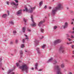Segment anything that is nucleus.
Listing matches in <instances>:
<instances>
[{
	"instance_id": "cd10ccee",
	"label": "nucleus",
	"mask_w": 74,
	"mask_h": 74,
	"mask_svg": "<svg viewBox=\"0 0 74 74\" xmlns=\"http://www.w3.org/2000/svg\"><path fill=\"white\" fill-rule=\"evenodd\" d=\"M16 64L17 67H18V66H19V63H17Z\"/></svg>"
},
{
	"instance_id": "4d7b16f0",
	"label": "nucleus",
	"mask_w": 74,
	"mask_h": 74,
	"mask_svg": "<svg viewBox=\"0 0 74 74\" xmlns=\"http://www.w3.org/2000/svg\"><path fill=\"white\" fill-rule=\"evenodd\" d=\"M23 11H25V9L23 10Z\"/></svg>"
},
{
	"instance_id": "bf43d9fd",
	"label": "nucleus",
	"mask_w": 74,
	"mask_h": 74,
	"mask_svg": "<svg viewBox=\"0 0 74 74\" xmlns=\"http://www.w3.org/2000/svg\"><path fill=\"white\" fill-rule=\"evenodd\" d=\"M73 58L74 57V55H73L72 56Z\"/></svg>"
},
{
	"instance_id": "c756f323",
	"label": "nucleus",
	"mask_w": 74,
	"mask_h": 74,
	"mask_svg": "<svg viewBox=\"0 0 74 74\" xmlns=\"http://www.w3.org/2000/svg\"><path fill=\"white\" fill-rule=\"evenodd\" d=\"M7 12H8V15H10V12H9V11H8V10L7 11Z\"/></svg>"
},
{
	"instance_id": "f704fd0d",
	"label": "nucleus",
	"mask_w": 74,
	"mask_h": 74,
	"mask_svg": "<svg viewBox=\"0 0 74 74\" xmlns=\"http://www.w3.org/2000/svg\"><path fill=\"white\" fill-rule=\"evenodd\" d=\"M47 5H46L45 6V7H44V8L45 9H46V8H47Z\"/></svg>"
},
{
	"instance_id": "0eeeda50",
	"label": "nucleus",
	"mask_w": 74,
	"mask_h": 74,
	"mask_svg": "<svg viewBox=\"0 0 74 74\" xmlns=\"http://www.w3.org/2000/svg\"><path fill=\"white\" fill-rule=\"evenodd\" d=\"M62 41V40L60 39H58L54 41L53 43L55 45H56V44H58V43H60Z\"/></svg>"
},
{
	"instance_id": "8fccbe9b",
	"label": "nucleus",
	"mask_w": 74,
	"mask_h": 74,
	"mask_svg": "<svg viewBox=\"0 0 74 74\" xmlns=\"http://www.w3.org/2000/svg\"><path fill=\"white\" fill-rule=\"evenodd\" d=\"M69 74H72V73H71V72H70L69 73Z\"/></svg>"
},
{
	"instance_id": "e433bc0d",
	"label": "nucleus",
	"mask_w": 74,
	"mask_h": 74,
	"mask_svg": "<svg viewBox=\"0 0 74 74\" xmlns=\"http://www.w3.org/2000/svg\"><path fill=\"white\" fill-rule=\"evenodd\" d=\"M2 64L1 63H0V67H1Z\"/></svg>"
},
{
	"instance_id": "a19ab883",
	"label": "nucleus",
	"mask_w": 74,
	"mask_h": 74,
	"mask_svg": "<svg viewBox=\"0 0 74 74\" xmlns=\"http://www.w3.org/2000/svg\"><path fill=\"white\" fill-rule=\"evenodd\" d=\"M54 64H56V61H54Z\"/></svg>"
},
{
	"instance_id": "69168bd1",
	"label": "nucleus",
	"mask_w": 74,
	"mask_h": 74,
	"mask_svg": "<svg viewBox=\"0 0 74 74\" xmlns=\"http://www.w3.org/2000/svg\"><path fill=\"white\" fill-rule=\"evenodd\" d=\"M25 52H27V51H25Z\"/></svg>"
},
{
	"instance_id": "052dcab7",
	"label": "nucleus",
	"mask_w": 74,
	"mask_h": 74,
	"mask_svg": "<svg viewBox=\"0 0 74 74\" xmlns=\"http://www.w3.org/2000/svg\"><path fill=\"white\" fill-rule=\"evenodd\" d=\"M19 62H21V61H19Z\"/></svg>"
},
{
	"instance_id": "79ce46f5",
	"label": "nucleus",
	"mask_w": 74,
	"mask_h": 74,
	"mask_svg": "<svg viewBox=\"0 0 74 74\" xmlns=\"http://www.w3.org/2000/svg\"><path fill=\"white\" fill-rule=\"evenodd\" d=\"M13 42H11L10 43V44H12Z\"/></svg>"
},
{
	"instance_id": "a211bd4d",
	"label": "nucleus",
	"mask_w": 74,
	"mask_h": 74,
	"mask_svg": "<svg viewBox=\"0 0 74 74\" xmlns=\"http://www.w3.org/2000/svg\"><path fill=\"white\" fill-rule=\"evenodd\" d=\"M61 67L62 68H64V64H61Z\"/></svg>"
},
{
	"instance_id": "dca6fc26",
	"label": "nucleus",
	"mask_w": 74,
	"mask_h": 74,
	"mask_svg": "<svg viewBox=\"0 0 74 74\" xmlns=\"http://www.w3.org/2000/svg\"><path fill=\"white\" fill-rule=\"evenodd\" d=\"M20 53L21 55V56H22V55H23V51L22 50H21L20 51Z\"/></svg>"
},
{
	"instance_id": "ea45409f",
	"label": "nucleus",
	"mask_w": 74,
	"mask_h": 74,
	"mask_svg": "<svg viewBox=\"0 0 74 74\" xmlns=\"http://www.w3.org/2000/svg\"><path fill=\"white\" fill-rule=\"evenodd\" d=\"M39 71H42V69H40L39 70Z\"/></svg>"
},
{
	"instance_id": "1a4fd4ad",
	"label": "nucleus",
	"mask_w": 74,
	"mask_h": 74,
	"mask_svg": "<svg viewBox=\"0 0 74 74\" xmlns=\"http://www.w3.org/2000/svg\"><path fill=\"white\" fill-rule=\"evenodd\" d=\"M44 22H45V20H44L43 21H41L39 23L38 26L40 27L41 26V24H42V23H44Z\"/></svg>"
},
{
	"instance_id": "473e14b6",
	"label": "nucleus",
	"mask_w": 74,
	"mask_h": 74,
	"mask_svg": "<svg viewBox=\"0 0 74 74\" xmlns=\"http://www.w3.org/2000/svg\"><path fill=\"white\" fill-rule=\"evenodd\" d=\"M71 48H74V45H72L71 46Z\"/></svg>"
},
{
	"instance_id": "412c9836",
	"label": "nucleus",
	"mask_w": 74,
	"mask_h": 74,
	"mask_svg": "<svg viewBox=\"0 0 74 74\" xmlns=\"http://www.w3.org/2000/svg\"><path fill=\"white\" fill-rule=\"evenodd\" d=\"M23 21L25 23H26V22H27V19H25V18H24Z\"/></svg>"
},
{
	"instance_id": "e2e57ef3",
	"label": "nucleus",
	"mask_w": 74,
	"mask_h": 74,
	"mask_svg": "<svg viewBox=\"0 0 74 74\" xmlns=\"http://www.w3.org/2000/svg\"><path fill=\"white\" fill-rule=\"evenodd\" d=\"M67 9H69V8H67Z\"/></svg>"
},
{
	"instance_id": "f8f14e48",
	"label": "nucleus",
	"mask_w": 74,
	"mask_h": 74,
	"mask_svg": "<svg viewBox=\"0 0 74 74\" xmlns=\"http://www.w3.org/2000/svg\"><path fill=\"white\" fill-rule=\"evenodd\" d=\"M13 70H14V69L9 70L8 72V74H10V73H12L11 74H15V73L14 72H12Z\"/></svg>"
},
{
	"instance_id": "a18cd8bd",
	"label": "nucleus",
	"mask_w": 74,
	"mask_h": 74,
	"mask_svg": "<svg viewBox=\"0 0 74 74\" xmlns=\"http://www.w3.org/2000/svg\"><path fill=\"white\" fill-rule=\"evenodd\" d=\"M28 31L29 32H30V31H31V30H30V29H28Z\"/></svg>"
},
{
	"instance_id": "f257e3e1",
	"label": "nucleus",
	"mask_w": 74,
	"mask_h": 74,
	"mask_svg": "<svg viewBox=\"0 0 74 74\" xmlns=\"http://www.w3.org/2000/svg\"><path fill=\"white\" fill-rule=\"evenodd\" d=\"M62 8H63V7H62L61 4H58L57 7L52 10L51 14L52 15H55L56 14V12H57V10H61Z\"/></svg>"
},
{
	"instance_id": "9d476101",
	"label": "nucleus",
	"mask_w": 74,
	"mask_h": 74,
	"mask_svg": "<svg viewBox=\"0 0 74 74\" xmlns=\"http://www.w3.org/2000/svg\"><path fill=\"white\" fill-rule=\"evenodd\" d=\"M68 27V23L66 22L65 23L64 25L63 26V28L64 29H65V28H67Z\"/></svg>"
},
{
	"instance_id": "0e129e2a",
	"label": "nucleus",
	"mask_w": 74,
	"mask_h": 74,
	"mask_svg": "<svg viewBox=\"0 0 74 74\" xmlns=\"http://www.w3.org/2000/svg\"><path fill=\"white\" fill-rule=\"evenodd\" d=\"M43 37H42V38H43Z\"/></svg>"
},
{
	"instance_id": "7ed1b4c3",
	"label": "nucleus",
	"mask_w": 74,
	"mask_h": 74,
	"mask_svg": "<svg viewBox=\"0 0 74 74\" xmlns=\"http://www.w3.org/2000/svg\"><path fill=\"white\" fill-rule=\"evenodd\" d=\"M55 69L57 70V74H62L60 71V69L59 68V66L57 65L55 66Z\"/></svg>"
},
{
	"instance_id": "423d86ee",
	"label": "nucleus",
	"mask_w": 74,
	"mask_h": 74,
	"mask_svg": "<svg viewBox=\"0 0 74 74\" xmlns=\"http://www.w3.org/2000/svg\"><path fill=\"white\" fill-rule=\"evenodd\" d=\"M63 48V47H61L59 49V52L61 53H64L65 51Z\"/></svg>"
},
{
	"instance_id": "3c124183",
	"label": "nucleus",
	"mask_w": 74,
	"mask_h": 74,
	"mask_svg": "<svg viewBox=\"0 0 74 74\" xmlns=\"http://www.w3.org/2000/svg\"><path fill=\"white\" fill-rule=\"evenodd\" d=\"M72 21H74V18L72 19Z\"/></svg>"
},
{
	"instance_id": "20e7f679",
	"label": "nucleus",
	"mask_w": 74,
	"mask_h": 74,
	"mask_svg": "<svg viewBox=\"0 0 74 74\" xmlns=\"http://www.w3.org/2000/svg\"><path fill=\"white\" fill-rule=\"evenodd\" d=\"M35 8H36V6H35L33 8H31L29 10L27 9V8H26L25 10L26 12H29L30 13H32V12H33V10H34Z\"/></svg>"
},
{
	"instance_id": "37998d69",
	"label": "nucleus",
	"mask_w": 74,
	"mask_h": 74,
	"mask_svg": "<svg viewBox=\"0 0 74 74\" xmlns=\"http://www.w3.org/2000/svg\"><path fill=\"white\" fill-rule=\"evenodd\" d=\"M69 41H71V39H70V38H68Z\"/></svg>"
},
{
	"instance_id": "bb28decb",
	"label": "nucleus",
	"mask_w": 74,
	"mask_h": 74,
	"mask_svg": "<svg viewBox=\"0 0 74 74\" xmlns=\"http://www.w3.org/2000/svg\"><path fill=\"white\" fill-rule=\"evenodd\" d=\"M41 31L42 33H44V29H41Z\"/></svg>"
},
{
	"instance_id": "aec40b11",
	"label": "nucleus",
	"mask_w": 74,
	"mask_h": 74,
	"mask_svg": "<svg viewBox=\"0 0 74 74\" xmlns=\"http://www.w3.org/2000/svg\"><path fill=\"white\" fill-rule=\"evenodd\" d=\"M16 33L17 32L16 31L14 30L13 31V33L14 34V35L16 34Z\"/></svg>"
},
{
	"instance_id": "72a5a7b5",
	"label": "nucleus",
	"mask_w": 74,
	"mask_h": 74,
	"mask_svg": "<svg viewBox=\"0 0 74 74\" xmlns=\"http://www.w3.org/2000/svg\"><path fill=\"white\" fill-rule=\"evenodd\" d=\"M15 42H16V43H17L18 42V40H16Z\"/></svg>"
},
{
	"instance_id": "9b49d317",
	"label": "nucleus",
	"mask_w": 74,
	"mask_h": 74,
	"mask_svg": "<svg viewBox=\"0 0 74 74\" xmlns=\"http://www.w3.org/2000/svg\"><path fill=\"white\" fill-rule=\"evenodd\" d=\"M21 13H22V10H20L17 12L16 14L17 15H20V14H21Z\"/></svg>"
},
{
	"instance_id": "5701e85b",
	"label": "nucleus",
	"mask_w": 74,
	"mask_h": 74,
	"mask_svg": "<svg viewBox=\"0 0 74 74\" xmlns=\"http://www.w3.org/2000/svg\"><path fill=\"white\" fill-rule=\"evenodd\" d=\"M41 4H42V1H41L39 3V5H41Z\"/></svg>"
},
{
	"instance_id": "4be33fe9",
	"label": "nucleus",
	"mask_w": 74,
	"mask_h": 74,
	"mask_svg": "<svg viewBox=\"0 0 74 74\" xmlns=\"http://www.w3.org/2000/svg\"><path fill=\"white\" fill-rule=\"evenodd\" d=\"M10 23L12 24V25H14V23L12 21H11L10 22Z\"/></svg>"
},
{
	"instance_id": "58836bf2",
	"label": "nucleus",
	"mask_w": 74,
	"mask_h": 74,
	"mask_svg": "<svg viewBox=\"0 0 74 74\" xmlns=\"http://www.w3.org/2000/svg\"><path fill=\"white\" fill-rule=\"evenodd\" d=\"M74 38V36H73L72 35L71 36V38Z\"/></svg>"
},
{
	"instance_id": "09e8293b",
	"label": "nucleus",
	"mask_w": 74,
	"mask_h": 74,
	"mask_svg": "<svg viewBox=\"0 0 74 74\" xmlns=\"http://www.w3.org/2000/svg\"><path fill=\"white\" fill-rule=\"evenodd\" d=\"M73 11H71V13H73Z\"/></svg>"
},
{
	"instance_id": "6e6d98bb",
	"label": "nucleus",
	"mask_w": 74,
	"mask_h": 74,
	"mask_svg": "<svg viewBox=\"0 0 74 74\" xmlns=\"http://www.w3.org/2000/svg\"><path fill=\"white\" fill-rule=\"evenodd\" d=\"M73 53L74 54V51H73Z\"/></svg>"
},
{
	"instance_id": "c85d7f7f",
	"label": "nucleus",
	"mask_w": 74,
	"mask_h": 74,
	"mask_svg": "<svg viewBox=\"0 0 74 74\" xmlns=\"http://www.w3.org/2000/svg\"><path fill=\"white\" fill-rule=\"evenodd\" d=\"M57 26H55L54 27V29H57Z\"/></svg>"
},
{
	"instance_id": "4c0bfd02",
	"label": "nucleus",
	"mask_w": 74,
	"mask_h": 74,
	"mask_svg": "<svg viewBox=\"0 0 74 74\" xmlns=\"http://www.w3.org/2000/svg\"><path fill=\"white\" fill-rule=\"evenodd\" d=\"M9 3H10L9 2H7V4H8V5H9Z\"/></svg>"
},
{
	"instance_id": "6ab92c4d",
	"label": "nucleus",
	"mask_w": 74,
	"mask_h": 74,
	"mask_svg": "<svg viewBox=\"0 0 74 74\" xmlns=\"http://www.w3.org/2000/svg\"><path fill=\"white\" fill-rule=\"evenodd\" d=\"M52 60H53V58H51L49 60L48 62H52Z\"/></svg>"
},
{
	"instance_id": "393cba45",
	"label": "nucleus",
	"mask_w": 74,
	"mask_h": 74,
	"mask_svg": "<svg viewBox=\"0 0 74 74\" xmlns=\"http://www.w3.org/2000/svg\"><path fill=\"white\" fill-rule=\"evenodd\" d=\"M46 45H44L43 46H42V48H45V46Z\"/></svg>"
},
{
	"instance_id": "a878e982",
	"label": "nucleus",
	"mask_w": 74,
	"mask_h": 74,
	"mask_svg": "<svg viewBox=\"0 0 74 74\" xmlns=\"http://www.w3.org/2000/svg\"><path fill=\"white\" fill-rule=\"evenodd\" d=\"M21 47L22 48H23L24 47H25V45L24 44H22L21 46Z\"/></svg>"
},
{
	"instance_id": "2eb2a0df",
	"label": "nucleus",
	"mask_w": 74,
	"mask_h": 74,
	"mask_svg": "<svg viewBox=\"0 0 74 74\" xmlns=\"http://www.w3.org/2000/svg\"><path fill=\"white\" fill-rule=\"evenodd\" d=\"M36 50L37 51L38 53H41V52L40 51V50H39V48H37Z\"/></svg>"
},
{
	"instance_id": "2f4dec72",
	"label": "nucleus",
	"mask_w": 74,
	"mask_h": 74,
	"mask_svg": "<svg viewBox=\"0 0 74 74\" xmlns=\"http://www.w3.org/2000/svg\"><path fill=\"white\" fill-rule=\"evenodd\" d=\"M66 37H69L70 36H69V35L68 34H66Z\"/></svg>"
},
{
	"instance_id": "680f3d73",
	"label": "nucleus",
	"mask_w": 74,
	"mask_h": 74,
	"mask_svg": "<svg viewBox=\"0 0 74 74\" xmlns=\"http://www.w3.org/2000/svg\"><path fill=\"white\" fill-rule=\"evenodd\" d=\"M2 70H4V69H3V68H2Z\"/></svg>"
},
{
	"instance_id": "4468645a",
	"label": "nucleus",
	"mask_w": 74,
	"mask_h": 74,
	"mask_svg": "<svg viewBox=\"0 0 74 74\" xmlns=\"http://www.w3.org/2000/svg\"><path fill=\"white\" fill-rule=\"evenodd\" d=\"M7 16V14H5L2 16L3 18H5Z\"/></svg>"
},
{
	"instance_id": "ddd939ff",
	"label": "nucleus",
	"mask_w": 74,
	"mask_h": 74,
	"mask_svg": "<svg viewBox=\"0 0 74 74\" xmlns=\"http://www.w3.org/2000/svg\"><path fill=\"white\" fill-rule=\"evenodd\" d=\"M10 4L11 5H18V3H17V5L16 4V3H15L13 2H12Z\"/></svg>"
},
{
	"instance_id": "603ef678",
	"label": "nucleus",
	"mask_w": 74,
	"mask_h": 74,
	"mask_svg": "<svg viewBox=\"0 0 74 74\" xmlns=\"http://www.w3.org/2000/svg\"><path fill=\"white\" fill-rule=\"evenodd\" d=\"M32 70H34V68H32Z\"/></svg>"
},
{
	"instance_id": "c03bdc74",
	"label": "nucleus",
	"mask_w": 74,
	"mask_h": 74,
	"mask_svg": "<svg viewBox=\"0 0 74 74\" xmlns=\"http://www.w3.org/2000/svg\"><path fill=\"white\" fill-rule=\"evenodd\" d=\"M69 43V44H72V42H71Z\"/></svg>"
},
{
	"instance_id": "6e6552de",
	"label": "nucleus",
	"mask_w": 74,
	"mask_h": 74,
	"mask_svg": "<svg viewBox=\"0 0 74 74\" xmlns=\"http://www.w3.org/2000/svg\"><path fill=\"white\" fill-rule=\"evenodd\" d=\"M25 39H23V43H24V42H25V40H26V39H27V40H29V38L28 37V36H27V35H26V34H25Z\"/></svg>"
},
{
	"instance_id": "39448f33",
	"label": "nucleus",
	"mask_w": 74,
	"mask_h": 74,
	"mask_svg": "<svg viewBox=\"0 0 74 74\" xmlns=\"http://www.w3.org/2000/svg\"><path fill=\"white\" fill-rule=\"evenodd\" d=\"M33 16H31V18L32 19V21L33 22L32 24H31V26H32V27H34V26H36V23L34 22V20H33Z\"/></svg>"
},
{
	"instance_id": "f3484780",
	"label": "nucleus",
	"mask_w": 74,
	"mask_h": 74,
	"mask_svg": "<svg viewBox=\"0 0 74 74\" xmlns=\"http://www.w3.org/2000/svg\"><path fill=\"white\" fill-rule=\"evenodd\" d=\"M23 32H25V30H26V27H23Z\"/></svg>"
},
{
	"instance_id": "c9c22d12",
	"label": "nucleus",
	"mask_w": 74,
	"mask_h": 74,
	"mask_svg": "<svg viewBox=\"0 0 74 74\" xmlns=\"http://www.w3.org/2000/svg\"><path fill=\"white\" fill-rule=\"evenodd\" d=\"M2 61V58H0V61L1 62Z\"/></svg>"
},
{
	"instance_id": "864d4df0",
	"label": "nucleus",
	"mask_w": 74,
	"mask_h": 74,
	"mask_svg": "<svg viewBox=\"0 0 74 74\" xmlns=\"http://www.w3.org/2000/svg\"><path fill=\"white\" fill-rule=\"evenodd\" d=\"M72 33H74V31H73V32H72Z\"/></svg>"
},
{
	"instance_id": "f03ea898",
	"label": "nucleus",
	"mask_w": 74,
	"mask_h": 74,
	"mask_svg": "<svg viewBox=\"0 0 74 74\" xmlns=\"http://www.w3.org/2000/svg\"><path fill=\"white\" fill-rule=\"evenodd\" d=\"M20 69H21L22 71H25L26 73H27L28 71V67L26 65H22V66L20 67Z\"/></svg>"
},
{
	"instance_id": "7c9ffc66",
	"label": "nucleus",
	"mask_w": 74,
	"mask_h": 74,
	"mask_svg": "<svg viewBox=\"0 0 74 74\" xmlns=\"http://www.w3.org/2000/svg\"><path fill=\"white\" fill-rule=\"evenodd\" d=\"M15 1L16 3H18V0H15Z\"/></svg>"
},
{
	"instance_id": "13d9d810",
	"label": "nucleus",
	"mask_w": 74,
	"mask_h": 74,
	"mask_svg": "<svg viewBox=\"0 0 74 74\" xmlns=\"http://www.w3.org/2000/svg\"><path fill=\"white\" fill-rule=\"evenodd\" d=\"M73 30H74V27L73 28Z\"/></svg>"
},
{
	"instance_id": "de8ad7c7",
	"label": "nucleus",
	"mask_w": 74,
	"mask_h": 74,
	"mask_svg": "<svg viewBox=\"0 0 74 74\" xmlns=\"http://www.w3.org/2000/svg\"><path fill=\"white\" fill-rule=\"evenodd\" d=\"M73 23H74V22H71V24H73Z\"/></svg>"
},
{
	"instance_id": "b1692460",
	"label": "nucleus",
	"mask_w": 74,
	"mask_h": 74,
	"mask_svg": "<svg viewBox=\"0 0 74 74\" xmlns=\"http://www.w3.org/2000/svg\"><path fill=\"white\" fill-rule=\"evenodd\" d=\"M38 66V63H36V64H35V69H37V66Z\"/></svg>"
},
{
	"instance_id": "49530a36",
	"label": "nucleus",
	"mask_w": 74,
	"mask_h": 74,
	"mask_svg": "<svg viewBox=\"0 0 74 74\" xmlns=\"http://www.w3.org/2000/svg\"><path fill=\"white\" fill-rule=\"evenodd\" d=\"M67 44H68V45L70 44L69 43L67 42Z\"/></svg>"
},
{
	"instance_id": "5fc2aeb1",
	"label": "nucleus",
	"mask_w": 74,
	"mask_h": 74,
	"mask_svg": "<svg viewBox=\"0 0 74 74\" xmlns=\"http://www.w3.org/2000/svg\"><path fill=\"white\" fill-rule=\"evenodd\" d=\"M49 9H51V7H49Z\"/></svg>"
}]
</instances>
